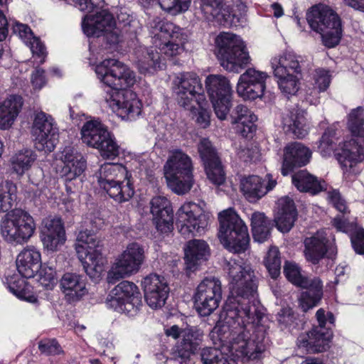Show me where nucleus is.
<instances>
[{"label": "nucleus", "mask_w": 364, "mask_h": 364, "mask_svg": "<svg viewBox=\"0 0 364 364\" xmlns=\"http://www.w3.org/2000/svg\"><path fill=\"white\" fill-rule=\"evenodd\" d=\"M318 326L305 334H301L297 338L299 348L305 349L310 353H323L330 348V343L333 338L331 328L326 327L327 313L323 308H320L316 313Z\"/></svg>", "instance_id": "nucleus-15"}, {"label": "nucleus", "mask_w": 364, "mask_h": 364, "mask_svg": "<svg viewBox=\"0 0 364 364\" xmlns=\"http://www.w3.org/2000/svg\"><path fill=\"white\" fill-rule=\"evenodd\" d=\"M36 153L29 149L19 151L12 158V166L14 171L18 175H23L32 166L36 159Z\"/></svg>", "instance_id": "nucleus-46"}, {"label": "nucleus", "mask_w": 364, "mask_h": 364, "mask_svg": "<svg viewBox=\"0 0 364 364\" xmlns=\"http://www.w3.org/2000/svg\"><path fill=\"white\" fill-rule=\"evenodd\" d=\"M292 123L289 126V129L298 139H303L308 134L306 128L305 118L304 116L296 114L292 116Z\"/></svg>", "instance_id": "nucleus-55"}, {"label": "nucleus", "mask_w": 364, "mask_h": 364, "mask_svg": "<svg viewBox=\"0 0 364 364\" xmlns=\"http://www.w3.org/2000/svg\"><path fill=\"white\" fill-rule=\"evenodd\" d=\"M291 181L300 192L315 195L323 191V187L317 177L306 170H300L294 173L291 176Z\"/></svg>", "instance_id": "nucleus-40"}, {"label": "nucleus", "mask_w": 364, "mask_h": 364, "mask_svg": "<svg viewBox=\"0 0 364 364\" xmlns=\"http://www.w3.org/2000/svg\"><path fill=\"white\" fill-rule=\"evenodd\" d=\"M16 198V185L9 181L0 185V213L10 212Z\"/></svg>", "instance_id": "nucleus-47"}, {"label": "nucleus", "mask_w": 364, "mask_h": 364, "mask_svg": "<svg viewBox=\"0 0 364 364\" xmlns=\"http://www.w3.org/2000/svg\"><path fill=\"white\" fill-rule=\"evenodd\" d=\"M312 157L311 150L298 141L288 143L283 150L281 173L286 176L306 166Z\"/></svg>", "instance_id": "nucleus-25"}, {"label": "nucleus", "mask_w": 364, "mask_h": 364, "mask_svg": "<svg viewBox=\"0 0 364 364\" xmlns=\"http://www.w3.org/2000/svg\"><path fill=\"white\" fill-rule=\"evenodd\" d=\"M200 8L208 21L219 22L223 25H232L238 22L239 18L233 8L226 5L224 0H200Z\"/></svg>", "instance_id": "nucleus-30"}, {"label": "nucleus", "mask_w": 364, "mask_h": 364, "mask_svg": "<svg viewBox=\"0 0 364 364\" xmlns=\"http://www.w3.org/2000/svg\"><path fill=\"white\" fill-rule=\"evenodd\" d=\"M185 252L186 269L196 271L200 266L208 261L210 255L208 244L203 240L193 239L188 242Z\"/></svg>", "instance_id": "nucleus-35"}, {"label": "nucleus", "mask_w": 364, "mask_h": 364, "mask_svg": "<svg viewBox=\"0 0 364 364\" xmlns=\"http://www.w3.org/2000/svg\"><path fill=\"white\" fill-rule=\"evenodd\" d=\"M203 337L202 331L196 327L183 329L182 341L172 348L170 358L180 364H187L191 356L200 348Z\"/></svg>", "instance_id": "nucleus-27"}, {"label": "nucleus", "mask_w": 364, "mask_h": 364, "mask_svg": "<svg viewBox=\"0 0 364 364\" xmlns=\"http://www.w3.org/2000/svg\"><path fill=\"white\" fill-rule=\"evenodd\" d=\"M251 229L254 240L264 242L271 235L273 228L272 221L263 213L255 212L251 216Z\"/></svg>", "instance_id": "nucleus-42"}, {"label": "nucleus", "mask_w": 364, "mask_h": 364, "mask_svg": "<svg viewBox=\"0 0 364 364\" xmlns=\"http://www.w3.org/2000/svg\"><path fill=\"white\" fill-rule=\"evenodd\" d=\"M240 191L250 203H255L266 195L263 179L255 175L244 178L240 182Z\"/></svg>", "instance_id": "nucleus-41"}, {"label": "nucleus", "mask_w": 364, "mask_h": 364, "mask_svg": "<svg viewBox=\"0 0 364 364\" xmlns=\"http://www.w3.org/2000/svg\"><path fill=\"white\" fill-rule=\"evenodd\" d=\"M358 107L350 114L348 128L355 138L345 141L334 151L335 158L343 170V174H350L353 168L364 160V119L358 113Z\"/></svg>", "instance_id": "nucleus-4"}, {"label": "nucleus", "mask_w": 364, "mask_h": 364, "mask_svg": "<svg viewBox=\"0 0 364 364\" xmlns=\"http://www.w3.org/2000/svg\"><path fill=\"white\" fill-rule=\"evenodd\" d=\"M299 57L293 53H284L278 59L272 61L274 75L282 93L288 99L295 95L300 88L303 78Z\"/></svg>", "instance_id": "nucleus-11"}, {"label": "nucleus", "mask_w": 364, "mask_h": 364, "mask_svg": "<svg viewBox=\"0 0 364 364\" xmlns=\"http://www.w3.org/2000/svg\"><path fill=\"white\" fill-rule=\"evenodd\" d=\"M114 29H109L105 33H102L101 37H99V39H101L103 42H105L107 45H116L119 41V36Z\"/></svg>", "instance_id": "nucleus-60"}, {"label": "nucleus", "mask_w": 364, "mask_h": 364, "mask_svg": "<svg viewBox=\"0 0 364 364\" xmlns=\"http://www.w3.org/2000/svg\"><path fill=\"white\" fill-rule=\"evenodd\" d=\"M306 16L310 28L321 35L325 47L333 48L340 43L343 36L342 22L335 11L319 4L311 6Z\"/></svg>", "instance_id": "nucleus-6"}, {"label": "nucleus", "mask_w": 364, "mask_h": 364, "mask_svg": "<svg viewBox=\"0 0 364 364\" xmlns=\"http://www.w3.org/2000/svg\"><path fill=\"white\" fill-rule=\"evenodd\" d=\"M217 57L227 71L240 73L250 63V57L242 40L235 34L220 33L215 38Z\"/></svg>", "instance_id": "nucleus-8"}, {"label": "nucleus", "mask_w": 364, "mask_h": 364, "mask_svg": "<svg viewBox=\"0 0 364 364\" xmlns=\"http://www.w3.org/2000/svg\"><path fill=\"white\" fill-rule=\"evenodd\" d=\"M225 270L230 279V295L220 316L222 321L216 323L210 333L214 345L224 346L233 341L235 350L248 360L260 361L264 346L250 339L247 326L259 323L263 314L255 298L257 295L258 279L250 264L242 259H230Z\"/></svg>", "instance_id": "nucleus-1"}, {"label": "nucleus", "mask_w": 364, "mask_h": 364, "mask_svg": "<svg viewBox=\"0 0 364 364\" xmlns=\"http://www.w3.org/2000/svg\"><path fill=\"white\" fill-rule=\"evenodd\" d=\"M205 88L217 117L220 120L228 119L235 106L229 80L221 75H210L206 78Z\"/></svg>", "instance_id": "nucleus-14"}, {"label": "nucleus", "mask_w": 364, "mask_h": 364, "mask_svg": "<svg viewBox=\"0 0 364 364\" xmlns=\"http://www.w3.org/2000/svg\"><path fill=\"white\" fill-rule=\"evenodd\" d=\"M277 208L274 220L276 226L282 232H288L294 226L298 216L294 201L289 196L282 197L277 201Z\"/></svg>", "instance_id": "nucleus-38"}, {"label": "nucleus", "mask_w": 364, "mask_h": 364, "mask_svg": "<svg viewBox=\"0 0 364 364\" xmlns=\"http://www.w3.org/2000/svg\"><path fill=\"white\" fill-rule=\"evenodd\" d=\"M82 141L98 150L104 159L113 160L119 155L120 146L114 134L100 118L86 121L80 129Z\"/></svg>", "instance_id": "nucleus-10"}, {"label": "nucleus", "mask_w": 364, "mask_h": 364, "mask_svg": "<svg viewBox=\"0 0 364 364\" xmlns=\"http://www.w3.org/2000/svg\"><path fill=\"white\" fill-rule=\"evenodd\" d=\"M104 84L105 99L110 108L123 119L134 120L141 112L142 103L130 90L136 82L135 73L115 59H105L95 68Z\"/></svg>", "instance_id": "nucleus-2"}, {"label": "nucleus", "mask_w": 364, "mask_h": 364, "mask_svg": "<svg viewBox=\"0 0 364 364\" xmlns=\"http://www.w3.org/2000/svg\"><path fill=\"white\" fill-rule=\"evenodd\" d=\"M153 46L142 50L138 58V68L141 73H154L166 68V59L181 54L185 48L187 36L183 29L166 19L159 20L154 26Z\"/></svg>", "instance_id": "nucleus-3"}, {"label": "nucleus", "mask_w": 364, "mask_h": 364, "mask_svg": "<svg viewBox=\"0 0 364 364\" xmlns=\"http://www.w3.org/2000/svg\"><path fill=\"white\" fill-rule=\"evenodd\" d=\"M264 263L271 278L277 279L281 273V257L278 247H271L269 248Z\"/></svg>", "instance_id": "nucleus-50"}, {"label": "nucleus", "mask_w": 364, "mask_h": 364, "mask_svg": "<svg viewBox=\"0 0 364 364\" xmlns=\"http://www.w3.org/2000/svg\"><path fill=\"white\" fill-rule=\"evenodd\" d=\"M302 291L298 299V304L301 311L307 313L309 310L318 306L323 297V284L321 279L318 277H314L311 280L301 287Z\"/></svg>", "instance_id": "nucleus-36"}, {"label": "nucleus", "mask_w": 364, "mask_h": 364, "mask_svg": "<svg viewBox=\"0 0 364 364\" xmlns=\"http://www.w3.org/2000/svg\"><path fill=\"white\" fill-rule=\"evenodd\" d=\"M77 240L82 244L81 246L85 250V261L83 265L85 272L92 279L99 278L107 263V259L103 257L100 248V240L92 230L87 229L80 231Z\"/></svg>", "instance_id": "nucleus-19"}, {"label": "nucleus", "mask_w": 364, "mask_h": 364, "mask_svg": "<svg viewBox=\"0 0 364 364\" xmlns=\"http://www.w3.org/2000/svg\"><path fill=\"white\" fill-rule=\"evenodd\" d=\"M197 149L208 180L215 186L223 185L225 172L216 147L208 138H202Z\"/></svg>", "instance_id": "nucleus-21"}, {"label": "nucleus", "mask_w": 364, "mask_h": 364, "mask_svg": "<svg viewBox=\"0 0 364 364\" xmlns=\"http://www.w3.org/2000/svg\"><path fill=\"white\" fill-rule=\"evenodd\" d=\"M206 104L207 101L205 99V100H200L198 104H195L193 109H186L194 114L196 123L203 129L208 127L210 124L211 113L204 107Z\"/></svg>", "instance_id": "nucleus-51"}, {"label": "nucleus", "mask_w": 364, "mask_h": 364, "mask_svg": "<svg viewBox=\"0 0 364 364\" xmlns=\"http://www.w3.org/2000/svg\"><path fill=\"white\" fill-rule=\"evenodd\" d=\"M86 286V277L77 273L65 272L59 280L60 289L69 304L80 301L88 294Z\"/></svg>", "instance_id": "nucleus-31"}, {"label": "nucleus", "mask_w": 364, "mask_h": 364, "mask_svg": "<svg viewBox=\"0 0 364 364\" xmlns=\"http://www.w3.org/2000/svg\"><path fill=\"white\" fill-rule=\"evenodd\" d=\"M160 7L171 15H176L186 11L191 0H159Z\"/></svg>", "instance_id": "nucleus-52"}, {"label": "nucleus", "mask_w": 364, "mask_h": 364, "mask_svg": "<svg viewBox=\"0 0 364 364\" xmlns=\"http://www.w3.org/2000/svg\"><path fill=\"white\" fill-rule=\"evenodd\" d=\"M108 308L128 316H136L143 306L142 295L133 282L122 281L109 293L106 299Z\"/></svg>", "instance_id": "nucleus-12"}, {"label": "nucleus", "mask_w": 364, "mask_h": 364, "mask_svg": "<svg viewBox=\"0 0 364 364\" xmlns=\"http://www.w3.org/2000/svg\"><path fill=\"white\" fill-rule=\"evenodd\" d=\"M209 221V214L193 202L185 203L176 213V225L184 237L204 233Z\"/></svg>", "instance_id": "nucleus-16"}, {"label": "nucleus", "mask_w": 364, "mask_h": 364, "mask_svg": "<svg viewBox=\"0 0 364 364\" xmlns=\"http://www.w3.org/2000/svg\"><path fill=\"white\" fill-rule=\"evenodd\" d=\"M97 182L100 188L118 203L128 202L134 195L132 174L123 165L107 164L102 166Z\"/></svg>", "instance_id": "nucleus-5"}, {"label": "nucleus", "mask_w": 364, "mask_h": 364, "mask_svg": "<svg viewBox=\"0 0 364 364\" xmlns=\"http://www.w3.org/2000/svg\"><path fill=\"white\" fill-rule=\"evenodd\" d=\"M31 134L37 150L45 152L54 151L59 139V132L54 119L44 112L35 115Z\"/></svg>", "instance_id": "nucleus-20"}, {"label": "nucleus", "mask_w": 364, "mask_h": 364, "mask_svg": "<svg viewBox=\"0 0 364 364\" xmlns=\"http://www.w3.org/2000/svg\"><path fill=\"white\" fill-rule=\"evenodd\" d=\"M222 285L219 279L205 277L198 285L193 296L196 311L201 316L210 315L222 299Z\"/></svg>", "instance_id": "nucleus-17"}, {"label": "nucleus", "mask_w": 364, "mask_h": 364, "mask_svg": "<svg viewBox=\"0 0 364 364\" xmlns=\"http://www.w3.org/2000/svg\"><path fill=\"white\" fill-rule=\"evenodd\" d=\"M203 364H237V360L223 354L216 348H205L200 353Z\"/></svg>", "instance_id": "nucleus-49"}, {"label": "nucleus", "mask_w": 364, "mask_h": 364, "mask_svg": "<svg viewBox=\"0 0 364 364\" xmlns=\"http://www.w3.org/2000/svg\"><path fill=\"white\" fill-rule=\"evenodd\" d=\"M41 237L43 246L50 251H56L58 245L66 240L64 223L60 218H46L42 221Z\"/></svg>", "instance_id": "nucleus-29"}, {"label": "nucleus", "mask_w": 364, "mask_h": 364, "mask_svg": "<svg viewBox=\"0 0 364 364\" xmlns=\"http://www.w3.org/2000/svg\"><path fill=\"white\" fill-rule=\"evenodd\" d=\"M8 26L7 18L3 11L0 9V42L4 41L8 36Z\"/></svg>", "instance_id": "nucleus-64"}, {"label": "nucleus", "mask_w": 364, "mask_h": 364, "mask_svg": "<svg viewBox=\"0 0 364 364\" xmlns=\"http://www.w3.org/2000/svg\"><path fill=\"white\" fill-rule=\"evenodd\" d=\"M352 249L355 254L364 256V228L359 226L350 237Z\"/></svg>", "instance_id": "nucleus-56"}, {"label": "nucleus", "mask_w": 364, "mask_h": 364, "mask_svg": "<svg viewBox=\"0 0 364 364\" xmlns=\"http://www.w3.org/2000/svg\"><path fill=\"white\" fill-rule=\"evenodd\" d=\"M13 31L15 33H18L21 38H31L33 35L32 30L28 25L18 22L15 23L13 26Z\"/></svg>", "instance_id": "nucleus-61"}, {"label": "nucleus", "mask_w": 364, "mask_h": 364, "mask_svg": "<svg viewBox=\"0 0 364 364\" xmlns=\"http://www.w3.org/2000/svg\"><path fill=\"white\" fill-rule=\"evenodd\" d=\"M23 106L21 96L11 95L0 102V128L7 129L14 124Z\"/></svg>", "instance_id": "nucleus-39"}, {"label": "nucleus", "mask_w": 364, "mask_h": 364, "mask_svg": "<svg viewBox=\"0 0 364 364\" xmlns=\"http://www.w3.org/2000/svg\"><path fill=\"white\" fill-rule=\"evenodd\" d=\"M304 256L308 262L317 265L324 259H333L337 255V246L334 240L314 234L304 240Z\"/></svg>", "instance_id": "nucleus-23"}, {"label": "nucleus", "mask_w": 364, "mask_h": 364, "mask_svg": "<svg viewBox=\"0 0 364 364\" xmlns=\"http://www.w3.org/2000/svg\"><path fill=\"white\" fill-rule=\"evenodd\" d=\"M331 223L337 232L348 235L349 238L360 226L356 222H350L348 219L340 215L334 217Z\"/></svg>", "instance_id": "nucleus-53"}, {"label": "nucleus", "mask_w": 364, "mask_h": 364, "mask_svg": "<svg viewBox=\"0 0 364 364\" xmlns=\"http://www.w3.org/2000/svg\"><path fill=\"white\" fill-rule=\"evenodd\" d=\"M144 250L137 242L130 243L107 273V282L115 284L120 279L136 273L144 262Z\"/></svg>", "instance_id": "nucleus-18"}, {"label": "nucleus", "mask_w": 364, "mask_h": 364, "mask_svg": "<svg viewBox=\"0 0 364 364\" xmlns=\"http://www.w3.org/2000/svg\"><path fill=\"white\" fill-rule=\"evenodd\" d=\"M26 279L18 275H13L7 278L8 288L18 299L34 302L36 299L35 296L31 294V285L26 282Z\"/></svg>", "instance_id": "nucleus-43"}, {"label": "nucleus", "mask_w": 364, "mask_h": 364, "mask_svg": "<svg viewBox=\"0 0 364 364\" xmlns=\"http://www.w3.org/2000/svg\"><path fill=\"white\" fill-rule=\"evenodd\" d=\"M31 82L34 87L42 88L46 83L45 70L42 68H36L32 73Z\"/></svg>", "instance_id": "nucleus-59"}, {"label": "nucleus", "mask_w": 364, "mask_h": 364, "mask_svg": "<svg viewBox=\"0 0 364 364\" xmlns=\"http://www.w3.org/2000/svg\"><path fill=\"white\" fill-rule=\"evenodd\" d=\"M277 320L282 331L288 330L292 333L299 329L301 321L291 308L281 309L277 315Z\"/></svg>", "instance_id": "nucleus-48"}, {"label": "nucleus", "mask_w": 364, "mask_h": 364, "mask_svg": "<svg viewBox=\"0 0 364 364\" xmlns=\"http://www.w3.org/2000/svg\"><path fill=\"white\" fill-rule=\"evenodd\" d=\"M65 1L78 8L80 11L87 13L92 12L96 7V4L93 3L92 0H65Z\"/></svg>", "instance_id": "nucleus-58"}, {"label": "nucleus", "mask_w": 364, "mask_h": 364, "mask_svg": "<svg viewBox=\"0 0 364 364\" xmlns=\"http://www.w3.org/2000/svg\"><path fill=\"white\" fill-rule=\"evenodd\" d=\"M142 287L145 301L151 308L157 309L164 306L170 288L164 277L155 273L150 274L144 278Z\"/></svg>", "instance_id": "nucleus-26"}, {"label": "nucleus", "mask_w": 364, "mask_h": 364, "mask_svg": "<svg viewBox=\"0 0 364 364\" xmlns=\"http://www.w3.org/2000/svg\"><path fill=\"white\" fill-rule=\"evenodd\" d=\"M232 124H235L236 133L245 139H252L257 130L255 122L257 116L242 104H235L231 112L228 114Z\"/></svg>", "instance_id": "nucleus-32"}, {"label": "nucleus", "mask_w": 364, "mask_h": 364, "mask_svg": "<svg viewBox=\"0 0 364 364\" xmlns=\"http://www.w3.org/2000/svg\"><path fill=\"white\" fill-rule=\"evenodd\" d=\"M61 159L63 166L60 171V176L68 187V183L75 180L84 173L87 161L80 154L71 148L65 149Z\"/></svg>", "instance_id": "nucleus-33"}, {"label": "nucleus", "mask_w": 364, "mask_h": 364, "mask_svg": "<svg viewBox=\"0 0 364 364\" xmlns=\"http://www.w3.org/2000/svg\"><path fill=\"white\" fill-rule=\"evenodd\" d=\"M218 237L223 246L233 253L245 252L250 245V236L245 222L233 208L218 214Z\"/></svg>", "instance_id": "nucleus-7"}, {"label": "nucleus", "mask_w": 364, "mask_h": 364, "mask_svg": "<svg viewBox=\"0 0 364 364\" xmlns=\"http://www.w3.org/2000/svg\"><path fill=\"white\" fill-rule=\"evenodd\" d=\"M1 233L9 242L23 244L33 235L36 223L33 218L22 209H13L1 221Z\"/></svg>", "instance_id": "nucleus-13"}, {"label": "nucleus", "mask_w": 364, "mask_h": 364, "mask_svg": "<svg viewBox=\"0 0 364 364\" xmlns=\"http://www.w3.org/2000/svg\"><path fill=\"white\" fill-rule=\"evenodd\" d=\"M176 91L178 104L184 109H193L195 104L205 100L203 84L199 76L193 72L181 73Z\"/></svg>", "instance_id": "nucleus-22"}, {"label": "nucleus", "mask_w": 364, "mask_h": 364, "mask_svg": "<svg viewBox=\"0 0 364 364\" xmlns=\"http://www.w3.org/2000/svg\"><path fill=\"white\" fill-rule=\"evenodd\" d=\"M336 134V129L331 127H328L324 130L318 141V148L321 149L322 151L330 148L333 144V139L335 138Z\"/></svg>", "instance_id": "nucleus-57"}, {"label": "nucleus", "mask_w": 364, "mask_h": 364, "mask_svg": "<svg viewBox=\"0 0 364 364\" xmlns=\"http://www.w3.org/2000/svg\"><path fill=\"white\" fill-rule=\"evenodd\" d=\"M301 267L295 262L286 260L283 267V273L288 282L296 287H305L311 278L303 275Z\"/></svg>", "instance_id": "nucleus-45"}, {"label": "nucleus", "mask_w": 364, "mask_h": 364, "mask_svg": "<svg viewBox=\"0 0 364 364\" xmlns=\"http://www.w3.org/2000/svg\"><path fill=\"white\" fill-rule=\"evenodd\" d=\"M331 200L334 208L342 213H345L347 210L346 201L342 198L339 192H333L331 195Z\"/></svg>", "instance_id": "nucleus-62"}, {"label": "nucleus", "mask_w": 364, "mask_h": 364, "mask_svg": "<svg viewBox=\"0 0 364 364\" xmlns=\"http://www.w3.org/2000/svg\"><path fill=\"white\" fill-rule=\"evenodd\" d=\"M40 251L33 246H27L17 256L16 268L21 276L26 279L33 278L41 263Z\"/></svg>", "instance_id": "nucleus-37"}, {"label": "nucleus", "mask_w": 364, "mask_h": 364, "mask_svg": "<svg viewBox=\"0 0 364 364\" xmlns=\"http://www.w3.org/2000/svg\"><path fill=\"white\" fill-rule=\"evenodd\" d=\"M169 188L176 194L188 193L193 187V166L191 157L181 149L171 151L164 167Z\"/></svg>", "instance_id": "nucleus-9"}, {"label": "nucleus", "mask_w": 364, "mask_h": 364, "mask_svg": "<svg viewBox=\"0 0 364 364\" xmlns=\"http://www.w3.org/2000/svg\"><path fill=\"white\" fill-rule=\"evenodd\" d=\"M268 77L269 75L265 72L248 68L239 77L237 93L245 100L261 98L264 95Z\"/></svg>", "instance_id": "nucleus-24"}, {"label": "nucleus", "mask_w": 364, "mask_h": 364, "mask_svg": "<svg viewBox=\"0 0 364 364\" xmlns=\"http://www.w3.org/2000/svg\"><path fill=\"white\" fill-rule=\"evenodd\" d=\"M331 80L330 76L328 75V71L321 70L316 80V83L320 92L326 91L330 85Z\"/></svg>", "instance_id": "nucleus-63"}, {"label": "nucleus", "mask_w": 364, "mask_h": 364, "mask_svg": "<svg viewBox=\"0 0 364 364\" xmlns=\"http://www.w3.org/2000/svg\"><path fill=\"white\" fill-rule=\"evenodd\" d=\"M153 223L158 232L168 233L173 228V211L171 203L164 196H155L150 201Z\"/></svg>", "instance_id": "nucleus-28"}, {"label": "nucleus", "mask_w": 364, "mask_h": 364, "mask_svg": "<svg viewBox=\"0 0 364 364\" xmlns=\"http://www.w3.org/2000/svg\"><path fill=\"white\" fill-rule=\"evenodd\" d=\"M36 276L38 277V282L46 289L52 290L58 283V273L55 264L53 262L41 263Z\"/></svg>", "instance_id": "nucleus-44"}, {"label": "nucleus", "mask_w": 364, "mask_h": 364, "mask_svg": "<svg viewBox=\"0 0 364 364\" xmlns=\"http://www.w3.org/2000/svg\"><path fill=\"white\" fill-rule=\"evenodd\" d=\"M116 21L113 14L107 9H102L95 15L84 18L82 30L88 37H101L102 33L109 29H114Z\"/></svg>", "instance_id": "nucleus-34"}, {"label": "nucleus", "mask_w": 364, "mask_h": 364, "mask_svg": "<svg viewBox=\"0 0 364 364\" xmlns=\"http://www.w3.org/2000/svg\"><path fill=\"white\" fill-rule=\"evenodd\" d=\"M38 350L46 355H58L64 353L56 338H43L38 342Z\"/></svg>", "instance_id": "nucleus-54"}]
</instances>
